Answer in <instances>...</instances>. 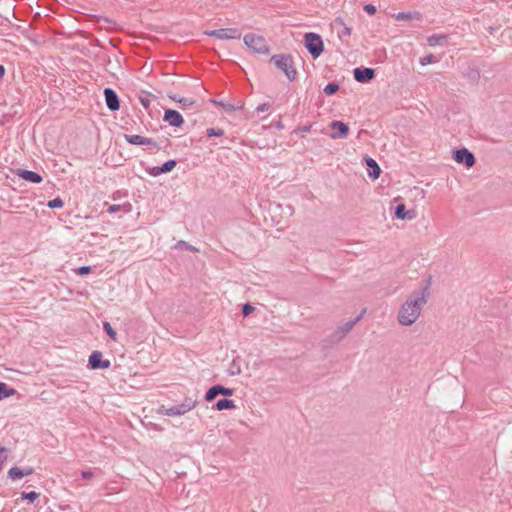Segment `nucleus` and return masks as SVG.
Returning <instances> with one entry per match:
<instances>
[{
    "mask_svg": "<svg viewBox=\"0 0 512 512\" xmlns=\"http://www.w3.org/2000/svg\"><path fill=\"white\" fill-rule=\"evenodd\" d=\"M164 120L174 127H180L184 123L182 115L178 111L171 109L165 111Z\"/></svg>",
    "mask_w": 512,
    "mask_h": 512,
    "instance_id": "nucleus-10",
    "label": "nucleus"
},
{
    "mask_svg": "<svg viewBox=\"0 0 512 512\" xmlns=\"http://www.w3.org/2000/svg\"><path fill=\"white\" fill-rule=\"evenodd\" d=\"M415 14L411 12H399L394 15L396 21H411L414 19Z\"/></svg>",
    "mask_w": 512,
    "mask_h": 512,
    "instance_id": "nucleus-21",
    "label": "nucleus"
},
{
    "mask_svg": "<svg viewBox=\"0 0 512 512\" xmlns=\"http://www.w3.org/2000/svg\"><path fill=\"white\" fill-rule=\"evenodd\" d=\"M427 302L426 290L412 294L398 311V322L403 326H411L420 317L421 310Z\"/></svg>",
    "mask_w": 512,
    "mask_h": 512,
    "instance_id": "nucleus-1",
    "label": "nucleus"
},
{
    "mask_svg": "<svg viewBox=\"0 0 512 512\" xmlns=\"http://www.w3.org/2000/svg\"><path fill=\"white\" fill-rule=\"evenodd\" d=\"M93 476L91 471H84L82 472V477L84 478H91Z\"/></svg>",
    "mask_w": 512,
    "mask_h": 512,
    "instance_id": "nucleus-35",
    "label": "nucleus"
},
{
    "mask_svg": "<svg viewBox=\"0 0 512 512\" xmlns=\"http://www.w3.org/2000/svg\"><path fill=\"white\" fill-rule=\"evenodd\" d=\"M343 33H344V35L349 36V35L351 34V28L346 27V28L344 29Z\"/></svg>",
    "mask_w": 512,
    "mask_h": 512,
    "instance_id": "nucleus-37",
    "label": "nucleus"
},
{
    "mask_svg": "<svg viewBox=\"0 0 512 512\" xmlns=\"http://www.w3.org/2000/svg\"><path fill=\"white\" fill-rule=\"evenodd\" d=\"M16 394V390L9 388L6 383L0 382V400L9 398Z\"/></svg>",
    "mask_w": 512,
    "mask_h": 512,
    "instance_id": "nucleus-19",
    "label": "nucleus"
},
{
    "mask_svg": "<svg viewBox=\"0 0 512 512\" xmlns=\"http://www.w3.org/2000/svg\"><path fill=\"white\" fill-rule=\"evenodd\" d=\"M244 43L251 52L256 54H266L269 51L267 42L261 35L247 34L244 36Z\"/></svg>",
    "mask_w": 512,
    "mask_h": 512,
    "instance_id": "nucleus-3",
    "label": "nucleus"
},
{
    "mask_svg": "<svg viewBox=\"0 0 512 512\" xmlns=\"http://www.w3.org/2000/svg\"><path fill=\"white\" fill-rule=\"evenodd\" d=\"M339 89V86L338 84L336 83H329L325 86L324 88V92L327 94V95H333L335 94Z\"/></svg>",
    "mask_w": 512,
    "mask_h": 512,
    "instance_id": "nucleus-26",
    "label": "nucleus"
},
{
    "mask_svg": "<svg viewBox=\"0 0 512 512\" xmlns=\"http://www.w3.org/2000/svg\"><path fill=\"white\" fill-rule=\"evenodd\" d=\"M39 496H40V494L35 491H31L29 493L23 492L21 494L22 499L29 500L30 502L36 501L39 498Z\"/></svg>",
    "mask_w": 512,
    "mask_h": 512,
    "instance_id": "nucleus-23",
    "label": "nucleus"
},
{
    "mask_svg": "<svg viewBox=\"0 0 512 512\" xmlns=\"http://www.w3.org/2000/svg\"><path fill=\"white\" fill-rule=\"evenodd\" d=\"M365 162H366L367 166L371 169V171H369V176H371L374 179H377L380 176V172H381L380 167L377 164V162L370 157H366Z\"/></svg>",
    "mask_w": 512,
    "mask_h": 512,
    "instance_id": "nucleus-18",
    "label": "nucleus"
},
{
    "mask_svg": "<svg viewBox=\"0 0 512 512\" xmlns=\"http://www.w3.org/2000/svg\"><path fill=\"white\" fill-rule=\"evenodd\" d=\"M117 210H118V206H116V205H112V206H110V208H109V212H111V213H112V212H115V211H117Z\"/></svg>",
    "mask_w": 512,
    "mask_h": 512,
    "instance_id": "nucleus-38",
    "label": "nucleus"
},
{
    "mask_svg": "<svg viewBox=\"0 0 512 512\" xmlns=\"http://www.w3.org/2000/svg\"><path fill=\"white\" fill-rule=\"evenodd\" d=\"M395 215L398 219L405 220V219H413L414 218V211H406V207L404 204H399L396 207Z\"/></svg>",
    "mask_w": 512,
    "mask_h": 512,
    "instance_id": "nucleus-17",
    "label": "nucleus"
},
{
    "mask_svg": "<svg viewBox=\"0 0 512 512\" xmlns=\"http://www.w3.org/2000/svg\"><path fill=\"white\" fill-rule=\"evenodd\" d=\"M434 62V56L432 54L426 55L420 59L421 65L425 66Z\"/></svg>",
    "mask_w": 512,
    "mask_h": 512,
    "instance_id": "nucleus-29",
    "label": "nucleus"
},
{
    "mask_svg": "<svg viewBox=\"0 0 512 512\" xmlns=\"http://www.w3.org/2000/svg\"><path fill=\"white\" fill-rule=\"evenodd\" d=\"M454 160L457 163H465V165L470 168L475 163V158L472 153H470L467 149H459L454 153Z\"/></svg>",
    "mask_w": 512,
    "mask_h": 512,
    "instance_id": "nucleus-7",
    "label": "nucleus"
},
{
    "mask_svg": "<svg viewBox=\"0 0 512 512\" xmlns=\"http://www.w3.org/2000/svg\"><path fill=\"white\" fill-rule=\"evenodd\" d=\"M219 394H222L225 396H231V395H233V390L230 388L221 386V385H216V386L211 387L207 391V393L205 395V399L210 402V401L214 400L215 397Z\"/></svg>",
    "mask_w": 512,
    "mask_h": 512,
    "instance_id": "nucleus-9",
    "label": "nucleus"
},
{
    "mask_svg": "<svg viewBox=\"0 0 512 512\" xmlns=\"http://www.w3.org/2000/svg\"><path fill=\"white\" fill-rule=\"evenodd\" d=\"M235 408L234 401L228 399H221L216 403V409L219 411L229 410Z\"/></svg>",
    "mask_w": 512,
    "mask_h": 512,
    "instance_id": "nucleus-20",
    "label": "nucleus"
},
{
    "mask_svg": "<svg viewBox=\"0 0 512 512\" xmlns=\"http://www.w3.org/2000/svg\"><path fill=\"white\" fill-rule=\"evenodd\" d=\"M330 127L331 129L336 130L335 133L330 135L332 139L345 138L349 132L348 125L341 121H332L330 123Z\"/></svg>",
    "mask_w": 512,
    "mask_h": 512,
    "instance_id": "nucleus-8",
    "label": "nucleus"
},
{
    "mask_svg": "<svg viewBox=\"0 0 512 512\" xmlns=\"http://www.w3.org/2000/svg\"><path fill=\"white\" fill-rule=\"evenodd\" d=\"M104 96L106 104L110 110L116 111L120 108L119 99L112 89L106 88L104 90Z\"/></svg>",
    "mask_w": 512,
    "mask_h": 512,
    "instance_id": "nucleus-11",
    "label": "nucleus"
},
{
    "mask_svg": "<svg viewBox=\"0 0 512 512\" xmlns=\"http://www.w3.org/2000/svg\"><path fill=\"white\" fill-rule=\"evenodd\" d=\"M103 327H104V330L106 331V333L110 336V338L114 341L117 340V333L116 331L112 328V326L110 325V323L108 322H105L103 324Z\"/></svg>",
    "mask_w": 512,
    "mask_h": 512,
    "instance_id": "nucleus-24",
    "label": "nucleus"
},
{
    "mask_svg": "<svg viewBox=\"0 0 512 512\" xmlns=\"http://www.w3.org/2000/svg\"><path fill=\"white\" fill-rule=\"evenodd\" d=\"M354 78L358 82H368L374 78V70L372 68H355L353 71Z\"/></svg>",
    "mask_w": 512,
    "mask_h": 512,
    "instance_id": "nucleus-12",
    "label": "nucleus"
},
{
    "mask_svg": "<svg viewBox=\"0 0 512 512\" xmlns=\"http://www.w3.org/2000/svg\"><path fill=\"white\" fill-rule=\"evenodd\" d=\"M5 74V68L3 65L0 64V80L3 78Z\"/></svg>",
    "mask_w": 512,
    "mask_h": 512,
    "instance_id": "nucleus-36",
    "label": "nucleus"
},
{
    "mask_svg": "<svg viewBox=\"0 0 512 512\" xmlns=\"http://www.w3.org/2000/svg\"><path fill=\"white\" fill-rule=\"evenodd\" d=\"M364 11L369 14V15H374L377 11L376 7L372 4H366L364 7H363Z\"/></svg>",
    "mask_w": 512,
    "mask_h": 512,
    "instance_id": "nucleus-31",
    "label": "nucleus"
},
{
    "mask_svg": "<svg viewBox=\"0 0 512 512\" xmlns=\"http://www.w3.org/2000/svg\"><path fill=\"white\" fill-rule=\"evenodd\" d=\"M64 205L63 201L60 199V198H55L53 200H50L48 202V207L49 208H62Z\"/></svg>",
    "mask_w": 512,
    "mask_h": 512,
    "instance_id": "nucleus-28",
    "label": "nucleus"
},
{
    "mask_svg": "<svg viewBox=\"0 0 512 512\" xmlns=\"http://www.w3.org/2000/svg\"><path fill=\"white\" fill-rule=\"evenodd\" d=\"M271 61L281 71L285 73L287 78L292 81L296 78L297 72L291 56L287 55H274Z\"/></svg>",
    "mask_w": 512,
    "mask_h": 512,
    "instance_id": "nucleus-2",
    "label": "nucleus"
},
{
    "mask_svg": "<svg viewBox=\"0 0 512 512\" xmlns=\"http://www.w3.org/2000/svg\"><path fill=\"white\" fill-rule=\"evenodd\" d=\"M91 272V268L89 266H82L77 270V273L81 276L87 275Z\"/></svg>",
    "mask_w": 512,
    "mask_h": 512,
    "instance_id": "nucleus-32",
    "label": "nucleus"
},
{
    "mask_svg": "<svg viewBox=\"0 0 512 512\" xmlns=\"http://www.w3.org/2000/svg\"><path fill=\"white\" fill-rule=\"evenodd\" d=\"M206 133L208 137L222 136L224 134L223 130H215L214 128L207 129Z\"/></svg>",
    "mask_w": 512,
    "mask_h": 512,
    "instance_id": "nucleus-30",
    "label": "nucleus"
},
{
    "mask_svg": "<svg viewBox=\"0 0 512 512\" xmlns=\"http://www.w3.org/2000/svg\"><path fill=\"white\" fill-rule=\"evenodd\" d=\"M170 98L173 100V101H176L178 103H180L181 105L183 106H191L194 104V100L192 99H189V98H180V99H177L176 97L174 96H170Z\"/></svg>",
    "mask_w": 512,
    "mask_h": 512,
    "instance_id": "nucleus-27",
    "label": "nucleus"
},
{
    "mask_svg": "<svg viewBox=\"0 0 512 512\" xmlns=\"http://www.w3.org/2000/svg\"><path fill=\"white\" fill-rule=\"evenodd\" d=\"M8 459V450L5 447L0 448V472L2 471Z\"/></svg>",
    "mask_w": 512,
    "mask_h": 512,
    "instance_id": "nucleus-25",
    "label": "nucleus"
},
{
    "mask_svg": "<svg viewBox=\"0 0 512 512\" xmlns=\"http://www.w3.org/2000/svg\"><path fill=\"white\" fill-rule=\"evenodd\" d=\"M176 166V161L174 160H169L167 162H165L162 167L159 168V171L158 173H167V172H170L172 171Z\"/></svg>",
    "mask_w": 512,
    "mask_h": 512,
    "instance_id": "nucleus-22",
    "label": "nucleus"
},
{
    "mask_svg": "<svg viewBox=\"0 0 512 512\" xmlns=\"http://www.w3.org/2000/svg\"><path fill=\"white\" fill-rule=\"evenodd\" d=\"M32 473H33V469L32 468H29V469L24 471V470L20 469L19 467H12L8 471V476L12 480H17V479L23 478L24 476H28V475H30Z\"/></svg>",
    "mask_w": 512,
    "mask_h": 512,
    "instance_id": "nucleus-16",
    "label": "nucleus"
},
{
    "mask_svg": "<svg viewBox=\"0 0 512 512\" xmlns=\"http://www.w3.org/2000/svg\"><path fill=\"white\" fill-rule=\"evenodd\" d=\"M304 40L305 47L312 57L315 59L318 58L324 50V43L321 36L319 34L309 32L305 34Z\"/></svg>",
    "mask_w": 512,
    "mask_h": 512,
    "instance_id": "nucleus-4",
    "label": "nucleus"
},
{
    "mask_svg": "<svg viewBox=\"0 0 512 512\" xmlns=\"http://www.w3.org/2000/svg\"><path fill=\"white\" fill-rule=\"evenodd\" d=\"M88 362L92 369H108L111 365L109 360L102 359V353L99 351L92 352Z\"/></svg>",
    "mask_w": 512,
    "mask_h": 512,
    "instance_id": "nucleus-6",
    "label": "nucleus"
},
{
    "mask_svg": "<svg viewBox=\"0 0 512 512\" xmlns=\"http://www.w3.org/2000/svg\"><path fill=\"white\" fill-rule=\"evenodd\" d=\"M254 310V307H252L251 305L249 304H245L244 307H243V314L245 316L249 315L250 313H252Z\"/></svg>",
    "mask_w": 512,
    "mask_h": 512,
    "instance_id": "nucleus-33",
    "label": "nucleus"
},
{
    "mask_svg": "<svg viewBox=\"0 0 512 512\" xmlns=\"http://www.w3.org/2000/svg\"><path fill=\"white\" fill-rule=\"evenodd\" d=\"M125 140L133 145H152L156 146V144L149 138L143 137L141 135H125Z\"/></svg>",
    "mask_w": 512,
    "mask_h": 512,
    "instance_id": "nucleus-15",
    "label": "nucleus"
},
{
    "mask_svg": "<svg viewBox=\"0 0 512 512\" xmlns=\"http://www.w3.org/2000/svg\"><path fill=\"white\" fill-rule=\"evenodd\" d=\"M16 174L25 181L32 183H40L42 182V177L36 172L19 169Z\"/></svg>",
    "mask_w": 512,
    "mask_h": 512,
    "instance_id": "nucleus-14",
    "label": "nucleus"
},
{
    "mask_svg": "<svg viewBox=\"0 0 512 512\" xmlns=\"http://www.w3.org/2000/svg\"><path fill=\"white\" fill-rule=\"evenodd\" d=\"M206 34L210 37H215L220 40H233L241 38V32L235 28L213 30L206 32Z\"/></svg>",
    "mask_w": 512,
    "mask_h": 512,
    "instance_id": "nucleus-5",
    "label": "nucleus"
},
{
    "mask_svg": "<svg viewBox=\"0 0 512 512\" xmlns=\"http://www.w3.org/2000/svg\"><path fill=\"white\" fill-rule=\"evenodd\" d=\"M269 107H270V106H269V104H268V103H263V104H261V105H259V106L257 107V111H258V112H265V111H267V110L269 109Z\"/></svg>",
    "mask_w": 512,
    "mask_h": 512,
    "instance_id": "nucleus-34",
    "label": "nucleus"
},
{
    "mask_svg": "<svg viewBox=\"0 0 512 512\" xmlns=\"http://www.w3.org/2000/svg\"><path fill=\"white\" fill-rule=\"evenodd\" d=\"M193 407L194 404H182L179 406H173L164 410L162 414L166 416H180L193 409Z\"/></svg>",
    "mask_w": 512,
    "mask_h": 512,
    "instance_id": "nucleus-13",
    "label": "nucleus"
}]
</instances>
